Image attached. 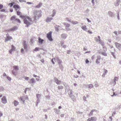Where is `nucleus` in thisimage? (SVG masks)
Wrapping results in <instances>:
<instances>
[{
    "mask_svg": "<svg viewBox=\"0 0 121 121\" xmlns=\"http://www.w3.org/2000/svg\"><path fill=\"white\" fill-rule=\"evenodd\" d=\"M20 17L23 19L24 23L26 25V27H28L33 23L31 18L28 16L20 15Z\"/></svg>",
    "mask_w": 121,
    "mask_h": 121,
    "instance_id": "obj_1",
    "label": "nucleus"
},
{
    "mask_svg": "<svg viewBox=\"0 0 121 121\" xmlns=\"http://www.w3.org/2000/svg\"><path fill=\"white\" fill-rule=\"evenodd\" d=\"M41 11H35L34 12V19L35 20L38 19L41 16Z\"/></svg>",
    "mask_w": 121,
    "mask_h": 121,
    "instance_id": "obj_2",
    "label": "nucleus"
},
{
    "mask_svg": "<svg viewBox=\"0 0 121 121\" xmlns=\"http://www.w3.org/2000/svg\"><path fill=\"white\" fill-rule=\"evenodd\" d=\"M19 100L22 103L24 104L25 101L28 99V97L27 95L22 96L19 98Z\"/></svg>",
    "mask_w": 121,
    "mask_h": 121,
    "instance_id": "obj_3",
    "label": "nucleus"
},
{
    "mask_svg": "<svg viewBox=\"0 0 121 121\" xmlns=\"http://www.w3.org/2000/svg\"><path fill=\"white\" fill-rule=\"evenodd\" d=\"M52 32L50 31L49 33L47 34V37L48 40L51 41H52L53 40L52 37Z\"/></svg>",
    "mask_w": 121,
    "mask_h": 121,
    "instance_id": "obj_4",
    "label": "nucleus"
},
{
    "mask_svg": "<svg viewBox=\"0 0 121 121\" xmlns=\"http://www.w3.org/2000/svg\"><path fill=\"white\" fill-rule=\"evenodd\" d=\"M95 40L97 42L101 44L103 43L101 41L100 39V37L99 36H98L97 37H95Z\"/></svg>",
    "mask_w": 121,
    "mask_h": 121,
    "instance_id": "obj_5",
    "label": "nucleus"
},
{
    "mask_svg": "<svg viewBox=\"0 0 121 121\" xmlns=\"http://www.w3.org/2000/svg\"><path fill=\"white\" fill-rule=\"evenodd\" d=\"M115 45L116 47L119 50H121V44L115 42Z\"/></svg>",
    "mask_w": 121,
    "mask_h": 121,
    "instance_id": "obj_6",
    "label": "nucleus"
},
{
    "mask_svg": "<svg viewBox=\"0 0 121 121\" xmlns=\"http://www.w3.org/2000/svg\"><path fill=\"white\" fill-rule=\"evenodd\" d=\"M13 7L17 11H19L20 9V7L18 5H14Z\"/></svg>",
    "mask_w": 121,
    "mask_h": 121,
    "instance_id": "obj_7",
    "label": "nucleus"
},
{
    "mask_svg": "<svg viewBox=\"0 0 121 121\" xmlns=\"http://www.w3.org/2000/svg\"><path fill=\"white\" fill-rule=\"evenodd\" d=\"M11 20H15V21H17L19 23H20L21 22L20 20L19 19L16 18L15 16H14L12 17L11 18Z\"/></svg>",
    "mask_w": 121,
    "mask_h": 121,
    "instance_id": "obj_8",
    "label": "nucleus"
},
{
    "mask_svg": "<svg viewBox=\"0 0 121 121\" xmlns=\"http://www.w3.org/2000/svg\"><path fill=\"white\" fill-rule=\"evenodd\" d=\"M84 86L88 88L89 89H91L93 87V85L92 84H85Z\"/></svg>",
    "mask_w": 121,
    "mask_h": 121,
    "instance_id": "obj_9",
    "label": "nucleus"
},
{
    "mask_svg": "<svg viewBox=\"0 0 121 121\" xmlns=\"http://www.w3.org/2000/svg\"><path fill=\"white\" fill-rule=\"evenodd\" d=\"M96 120L97 118L95 117H93L88 118L86 121H95Z\"/></svg>",
    "mask_w": 121,
    "mask_h": 121,
    "instance_id": "obj_10",
    "label": "nucleus"
},
{
    "mask_svg": "<svg viewBox=\"0 0 121 121\" xmlns=\"http://www.w3.org/2000/svg\"><path fill=\"white\" fill-rule=\"evenodd\" d=\"M56 62H58L59 65H62V62L61 60L59 59L58 57H57L56 58Z\"/></svg>",
    "mask_w": 121,
    "mask_h": 121,
    "instance_id": "obj_11",
    "label": "nucleus"
},
{
    "mask_svg": "<svg viewBox=\"0 0 121 121\" xmlns=\"http://www.w3.org/2000/svg\"><path fill=\"white\" fill-rule=\"evenodd\" d=\"M6 35V38L5 39V42H6L7 41L12 39V37L11 36H9V35L8 34H7Z\"/></svg>",
    "mask_w": 121,
    "mask_h": 121,
    "instance_id": "obj_12",
    "label": "nucleus"
},
{
    "mask_svg": "<svg viewBox=\"0 0 121 121\" xmlns=\"http://www.w3.org/2000/svg\"><path fill=\"white\" fill-rule=\"evenodd\" d=\"M121 2V0H117L114 3V4L116 6H118L119 5V4Z\"/></svg>",
    "mask_w": 121,
    "mask_h": 121,
    "instance_id": "obj_13",
    "label": "nucleus"
},
{
    "mask_svg": "<svg viewBox=\"0 0 121 121\" xmlns=\"http://www.w3.org/2000/svg\"><path fill=\"white\" fill-rule=\"evenodd\" d=\"M101 59V56L99 55L98 56L97 59L96 60V62L97 64H99L100 61Z\"/></svg>",
    "mask_w": 121,
    "mask_h": 121,
    "instance_id": "obj_14",
    "label": "nucleus"
},
{
    "mask_svg": "<svg viewBox=\"0 0 121 121\" xmlns=\"http://www.w3.org/2000/svg\"><path fill=\"white\" fill-rule=\"evenodd\" d=\"M72 94V91H71L70 94L69 95V96H70V98L73 100L74 101H75L76 100L75 97L73 95H70Z\"/></svg>",
    "mask_w": 121,
    "mask_h": 121,
    "instance_id": "obj_15",
    "label": "nucleus"
},
{
    "mask_svg": "<svg viewBox=\"0 0 121 121\" xmlns=\"http://www.w3.org/2000/svg\"><path fill=\"white\" fill-rule=\"evenodd\" d=\"M55 81L56 83L57 84H60L61 83V81L59 80L56 78H54Z\"/></svg>",
    "mask_w": 121,
    "mask_h": 121,
    "instance_id": "obj_16",
    "label": "nucleus"
},
{
    "mask_svg": "<svg viewBox=\"0 0 121 121\" xmlns=\"http://www.w3.org/2000/svg\"><path fill=\"white\" fill-rule=\"evenodd\" d=\"M70 25L69 24H67L65 26V29L67 31H69L71 30V29L69 28Z\"/></svg>",
    "mask_w": 121,
    "mask_h": 121,
    "instance_id": "obj_17",
    "label": "nucleus"
},
{
    "mask_svg": "<svg viewBox=\"0 0 121 121\" xmlns=\"http://www.w3.org/2000/svg\"><path fill=\"white\" fill-rule=\"evenodd\" d=\"M2 101L4 104H5L7 102V99L5 96H4L2 99Z\"/></svg>",
    "mask_w": 121,
    "mask_h": 121,
    "instance_id": "obj_18",
    "label": "nucleus"
},
{
    "mask_svg": "<svg viewBox=\"0 0 121 121\" xmlns=\"http://www.w3.org/2000/svg\"><path fill=\"white\" fill-rule=\"evenodd\" d=\"M28 82L30 84H34L35 83V80L33 78H32L28 81Z\"/></svg>",
    "mask_w": 121,
    "mask_h": 121,
    "instance_id": "obj_19",
    "label": "nucleus"
},
{
    "mask_svg": "<svg viewBox=\"0 0 121 121\" xmlns=\"http://www.w3.org/2000/svg\"><path fill=\"white\" fill-rule=\"evenodd\" d=\"M118 80V78L116 77H115L114 79L112 81L114 84L115 85L116 83V82Z\"/></svg>",
    "mask_w": 121,
    "mask_h": 121,
    "instance_id": "obj_20",
    "label": "nucleus"
},
{
    "mask_svg": "<svg viewBox=\"0 0 121 121\" xmlns=\"http://www.w3.org/2000/svg\"><path fill=\"white\" fill-rule=\"evenodd\" d=\"M67 37V35L65 34H63L61 35V38L62 39H65Z\"/></svg>",
    "mask_w": 121,
    "mask_h": 121,
    "instance_id": "obj_21",
    "label": "nucleus"
},
{
    "mask_svg": "<svg viewBox=\"0 0 121 121\" xmlns=\"http://www.w3.org/2000/svg\"><path fill=\"white\" fill-rule=\"evenodd\" d=\"M53 19V18L52 17H47L46 19V21L47 22H49Z\"/></svg>",
    "mask_w": 121,
    "mask_h": 121,
    "instance_id": "obj_22",
    "label": "nucleus"
},
{
    "mask_svg": "<svg viewBox=\"0 0 121 121\" xmlns=\"http://www.w3.org/2000/svg\"><path fill=\"white\" fill-rule=\"evenodd\" d=\"M11 50H10L9 51V53L11 54L12 52L15 49V47L13 45H11Z\"/></svg>",
    "mask_w": 121,
    "mask_h": 121,
    "instance_id": "obj_23",
    "label": "nucleus"
},
{
    "mask_svg": "<svg viewBox=\"0 0 121 121\" xmlns=\"http://www.w3.org/2000/svg\"><path fill=\"white\" fill-rule=\"evenodd\" d=\"M17 27L16 26H14L12 28L8 29L7 31H12L16 30L17 29Z\"/></svg>",
    "mask_w": 121,
    "mask_h": 121,
    "instance_id": "obj_24",
    "label": "nucleus"
},
{
    "mask_svg": "<svg viewBox=\"0 0 121 121\" xmlns=\"http://www.w3.org/2000/svg\"><path fill=\"white\" fill-rule=\"evenodd\" d=\"M82 28V30H85L86 31H87V28L86 27V26L85 25L82 26L81 27Z\"/></svg>",
    "mask_w": 121,
    "mask_h": 121,
    "instance_id": "obj_25",
    "label": "nucleus"
},
{
    "mask_svg": "<svg viewBox=\"0 0 121 121\" xmlns=\"http://www.w3.org/2000/svg\"><path fill=\"white\" fill-rule=\"evenodd\" d=\"M41 96V95L40 94H38L36 95V96L37 98V103H38V102H39V98Z\"/></svg>",
    "mask_w": 121,
    "mask_h": 121,
    "instance_id": "obj_26",
    "label": "nucleus"
},
{
    "mask_svg": "<svg viewBox=\"0 0 121 121\" xmlns=\"http://www.w3.org/2000/svg\"><path fill=\"white\" fill-rule=\"evenodd\" d=\"M23 46L24 48L25 49H26L27 48V45L26 43V41H24L23 42Z\"/></svg>",
    "mask_w": 121,
    "mask_h": 121,
    "instance_id": "obj_27",
    "label": "nucleus"
},
{
    "mask_svg": "<svg viewBox=\"0 0 121 121\" xmlns=\"http://www.w3.org/2000/svg\"><path fill=\"white\" fill-rule=\"evenodd\" d=\"M101 45L103 47V50L105 52H106L107 50V48L106 47L104 46V43H102Z\"/></svg>",
    "mask_w": 121,
    "mask_h": 121,
    "instance_id": "obj_28",
    "label": "nucleus"
},
{
    "mask_svg": "<svg viewBox=\"0 0 121 121\" xmlns=\"http://www.w3.org/2000/svg\"><path fill=\"white\" fill-rule=\"evenodd\" d=\"M108 14L111 17H113L114 15V14L113 13L110 11H109L108 12Z\"/></svg>",
    "mask_w": 121,
    "mask_h": 121,
    "instance_id": "obj_29",
    "label": "nucleus"
},
{
    "mask_svg": "<svg viewBox=\"0 0 121 121\" xmlns=\"http://www.w3.org/2000/svg\"><path fill=\"white\" fill-rule=\"evenodd\" d=\"M98 113V112L97 110L93 109L91 111L90 113Z\"/></svg>",
    "mask_w": 121,
    "mask_h": 121,
    "instance_id": "obj_30",
    "label": "nucleus"
},
{
    "mask_svg": "<svg viewBox=\"0 0 121 121\" xmlns=\"http://www.w3.org/2000/svg\"><path fill=\"white\" fill-rule=\"evenodd\" d=\"M38 42L39 43L41 44L44 41V40L41 39V38L39 37V39H38Z\"/></svg>",
    "mask_w": 121,
    "mask_h": 121,
    "instance_id": "obj_31",
    "label": "nucleus"
},
{
    "mask_svg": "<svg viewBox=\"0 0 121 121\" xmlns=\"http://www.w3.org/2000/svg\"><path fill=\"white\" fill-rule=\"evenodd\" d=\"M56 14V10L55 9H54L52 11V17H54Z\"/></svg>",
    "mask_w": 121,
    "mask_h": 121,
    "instance_id": "obj_32",
    "label": "nucleus"
},
{
    "mask_svg": "<svg viewBox=\"0 0 121 121\" xmlns=\"http://www.w3.org/2000/svg\"><path fill=\"white\" fill-rule=\"evenodd\" d=\"M58 89L59 90L61 91L63 89V87L62 86H59L57 87Z\"/></svg>",
    "mask_w": 121,
    "mask_h": 121,
    "instance_id": "obj_33",
    "label": "nucleus"
},
{
    "mask_svg": "<svg viewBox=\"0 0 121 121\" xmlns=\"http://www.w3.org/2000/svg\"><path fill=\"white\" fill-rule=\"evenodd\" d=\"M60 27V26H59L56 25V26H55V29L56 30L58 31L59 30V27Z\"/></svg>",
    "mask_w": 121,
    "mask_h": 121,
    "instance_id": "obj_34",
    "label": "nucleus"
},
{
    "mask_svg": "<svg viewBox=\"0 0 121 121\" xmlns=\"http://www.w3.org/2000/svg\"><path fill=\"white\" fill-rule=\"evenodd\" d=\"M54 61H55V62H56V58H53L51 60V61L53 64H55Z\"/></svg>",
    "mask_w": 121,
    "mask_h": 121,
    "instance_id": "obj_35",
    "label": "nucleus"
},
{
    "mask_svg": "<svg viewBox=\"0 0 121 121\" xmlns=\"http://www.w3.org/2000/svg\"><path fill=\"white\" fill-rule=\"evenodd\" d=\"M14 103L15 106H16L18 105L19 104V102L16 100H15L14 102Z\"/></svg>",
    "mask_w": 121,
    "mask_h": 121,
    "instance_id": "obj_36",
    "label": "nucleus"
},
{
    "mask_svg": "<svg viewBox=\"0 0 121 121\" xmlns=\"http://www.w3.org/2000/svg\"><path fill=\"white\" fill-rule=\"evenodd\" d=\"M13 68L15 70H18V67L17 66H14L13 67Z\"/></svg>",
    "mask_w": 121,
    "mask_h": 121,
    "instance_id": "obj_37",
    "label": "nucleus"
},
{
    "mask_svg": "<svg viewBox=\"0 0 121 121\" xmlns=\"http://www.w3.org/2000/svg\"><path fill=\"white\" fill-rule=\"evenodd\" d=\"M42 5V3H39V4L37 5V6H36L35 7L37 8H40L41 6Z\"/></svg>",
    "mask_w": 121,
    "mask_h": 121,
    "instance_id": "obj_38",
    "label": "nucleus"
},
{
    "mask_svg": "<svg viewBox=\"0 0 121 121\" xmlns=\"http://www.w3.org/2000/svg\"><path fill=\"white\" fill-rule=\"evenodd\" d=\"M71 23L73 25H75L76 24H78V22L77 21H72L71 22Z\"/></svg>",
    "mask_w": 121,
    "mask_h": 121,
    "instance_id": "obj_39",
    "label": "nucleus"
},
{
    "mask_svg": "<svg viewBox=\"0 0 121 121\" xmlns=\"http://www.w3.org/2000/svg\"><path fill=\"white\" fill-rule=\"evenodd\" d=\"M95 87H97L99 86V85L97 82H95Z\"/></svg>",
    "mask_w": 121,
    "mask_h": 121,
    "instance_id": "obj_40",
    "label": "nucleus"
},
{
    "mask_svg": "<svg viewBox=\"0 0 121 121\" xmlns=\"http://www.w3.org/2000/svg\"><path fill=\"white\" fill-rule=\"evenodd\" d=\"M59 67L60 68V69L61 70H63V67L62 65H61L59 66Z\"/></svg>",
    "mask_w": 121,
    "mask_h": 121,
    "instance_id": "obj_41",
    "label": "nucleus"
},
{
    "mask_svg": "<svg viewBox=\"0 0 121 121\" xmlns=\"http://www.w3.org/2000/svg\"><path fill=\"white\" fill-rule=\"evenodd\" d=\"M105 52H102L101 54L104 56H106L107 55V54Z\"/></svg>",
    "mask_w": 121,
    "mask_h": 121,
    "instance_id": "obj_42",
    "label": "nucleus"
},
{
    "mask_svg": "<svg viewBox=\"0 0 121 121\" xmlns=\"http://www.w3.org/2000/svg\"><path fill=\"white\" fill-rule=\"evenodd\" d=\"M117 18L118 20H120V18L119 17V12H117Z\"/></svg>",
    "mask_w": 121,
    "mask_h": 121,
    "instance_id": "obj_43",
    "label": "nucleus"
},
{
    "mask_svg": "<svg viewBox=\"0 0 121 121\" xmlns=\"http://www.w3.org/2000/svg\"><path fill=\"white\" fill-rule=\"evenodd\" d=\"M39 49V48H38L36 47V48L35 49L33 50L34 51H36L38 50Z\"/></svg>",
    "mask_w": 121,
    "mask_h": 121,
    "instance_id": "obj_44",
    "label": "nucleus"
},
{
    "mask_svg": "<svg viewBox=\"0 0 121 121\" xmlns=\"http://www.w3.org/2000/svg\"><path fill=\"white\" fill-rule=\"evenodd\" d=\"M17 12V15H20H20H21L20 14H21V13L18 11Z\"/></svg>",
    "mask_w": 121,
    "mask_h": 121,
    "instance_id": "obj_45",
    "label": "nucleus"
},
{
    "mask_svg": "<svg viewBox=\"0 0 121 121\" xmlns=\"http://www.w3.org/2000/svg\"><path fill=\"white\" fill-rule=\"evenodd\" d=\"M13 3H10L9 4V5L10 6V7H12L13 5Z\"/></svg>",
    "mask_w": 121,
    "mask_h": 121,
    "instance_id": "obj_46",
    "label": "nucleus"
},
{
    "mask_svg": "<svg viewBox=\"0 0 121 121\" xmlns=\"http://www.w3.org/2000/svg\"><path fill=\"white\" fill-rule=\"evenodd\" d=\"M24 79L26 81H27L29 78L27 77H24Z\"/></svg>",
    "mask_w": 121,
    "mask_h": 121,
    "instance_id": "obj_47",
    "label": "nucleus"
},
{
    "mask_svg": "<svg viewBox=\"0 0 121 121\" xmlns=\"http://www.w3.org/2000/svg\"><path fill=\"white\" fill-rule=\"evenodd\" d=\"M32 114H29V117L30 118H32L33 117V116L32 115Z\"/></svg>",
    "mask_w": 121,
    "mask_h": 121,
    "instance_id": "obj_48",
    "label": "nucleus"
},
{
    "mask_svg": "<svg viewBox=\"0 0 121 121\" xmlns=\"http://www.w3.org/2000/svg\"><path fill=\"white\" fill-rule=\"evenodd\" d=\"M86 97L84 96L83 97V99L84 101H87V100H86Z\"/></svg>",
    "mask_w": 121,
    "mask_h": 121,
    "instance_id": "obj_49",
    "label": "nucleus"
},
{
    "mask_svg": "<svg viewBox=\"0 0 121 121\" xmlns=\"http://www.w3.org/2000/svg\"><path fill=\"white\" fill-rule=\"evenodd\" d=\"M111 54L114 57H115L116 56H115V55L114 54V53L113 52H111Z\"/></svg>",
    "mask_w": 121,
    "mask_h": 121,
    "instance_id": "obj_50",
    "label": "nucleus"
},
{
    "mask_svg": "<svg viewBox=\"0 0 121 121\" xmlns=\"http://www.w3.org/2000/svg\"><path fill=\"white\" fill-rule=\"evenodd\" d=\"M40 61L43 64H44V59H42L41 60H40Z\"/></svg>",
    "mask_w": 121,
    "mask_h": 121,
    "instance_id": "obj_51",
    "label": "nucleus"
},
{
    "mask_svg": "<svg viewBox=\"0 0 121 121\" xmlns=\"http://www.w3.org/2000/svg\"><path fill=\"white\" fill-rule=\"evenodd\" d=\"M12 73L14 75H16V73L13 70L12 71Z\"/></svg>",
    "mask_w": 121,
    "mask_h": 121,
    "instance_id": "obj_52",
    "label": "nucleus"
},
{
    "mask_svg": "<svg viewBox=\"0 0 121 121\" xmlns=\"http://www.w3.org/2000/svg\"><path fill=\"white\" fill-rule=\"evenodd\" d=\"M3 6L2 4H0V9H1L3 8Z\"/></svg>",
    "mask_w": 121,
    "mask_h": 121,
    "instance_id": "obj_53",
    "label": "nucleus"
},
{
    "mask_svg": "<svg viewBox=\"0 0 121 121\" xmlns=\"http://www.w3.org/2000/svg\"><path fill=\"white\" fill-rule=\"evenodd\" d=\"M7 79L9 81H11V78L7 76Z\"/></svg>",
    "mask_w": 121,
    "mask_h": 121,
    "instance_id": "obj_54",
    "label": "nucleus"
},
{
    "mask_svg": "<svg viewBox=\"0 0 121 121\" xmlns=\"http://www.w3.org/2000/svg\"><path fill=\"white\" fill-rule=\"evenodd\" d=\"M0 90L3 91L4 90V88L2 87H0Z\"/></svg>",
    "mask_w": 121,
    "mask_h": 121,
    "instance_id": "obj_55",
    "label": "nucleus"
},
{
    "mask_svg": "<svg viewBox=\"0 0 121 121\" xmlns=\"http://www.w3.org/2000/svg\"><path fill=\"white\" fill-rule=\"evenodd\" d=\"M108 72V71L106 70V69H104V73H105V75L106 74V73H107Z\"/></svg>",
    "mask_w": 121,
    "mask_h": 121,
    "instance_id": "obj_56",
    "label": "nucleus"
},
{
    "mask_svg": "<svg viewBox=\"0 0 121 121\" xmlns=\"http://www.w3.org/2000/svg\"><path fill=\"white\" fill-rule=\"evenodd\" d=\"M89 62V61L87 59H86L85 60V62L86 63H87Z\"/></svg>",
    "mask_w": 121,
    "mask_h": 121,
    "instance_id": "obj_57",
    "label": "nucleus"
},
{
    "mask_svg": "<svg viewBox=\"0 0 121 121\" xmlns=\"http://www.w3.org/2000/svg\"><path fill=\"white\" fill-rule=\"evenodd\" d=\"M0 11L1 12H5V10L4 9H3L1 10Z\"/></svg>",
    "mask_w": 121,
    "mask_h": 121,
    "instance_id": "obj_58",
    "label": "nucleus"
},
{
    "mask_svg": "<svg viewBox=\"0 0 121 121\" xmlns=\"http://www.w3.org/2000/svg\"><path fill=\"white\" fill-rule=\"evenodd\" d=\"M64 42H62L60 43V44L61 46H62L63 45H64Z\"/></svg>",
    "mask_w": 121,
    "mask_h": 121,
    "instance_id": "obj_59",
    "label": "nucleus"
},
{
    "mask_svg": "<svg viewBox=\"0 0 121 121\" xmlns=\"http://www.w3.org/2000/svg\"><path fill=\"white\" fill-rule=\"evenodd\" d=\"M88 32L90 34H92V32L90 30H88Z\"/></svg>",
    "mask_w": 121,
    "mask_h": 121,
    "instance_id": "obj_60",
    "label": "nucleus"
},
{
    "mask_svg": "<svg viewBox=\"0 0 121 121\" xmlns=\"http://www.w3.org/2000/svg\"><path fill=\"white\" fill-rule=\"evenodd\" d=\"M62 46V47L63 48H65L66 47V45H64L63 46Z\"/></svg>",
    "mask_w": 121,
    "mask_h": 121,
    "instance_id": "obj_61",
    "label": "nucleus"
},
{
    "mask_svg": "<svg viewBox=\"0 0 121 121\" xmlns=\"http://www.w3.org/2000/svg\"><path fill=\"white\" fill-rule=\"evenodd\" d=\"M86 19L87 20V21L89 22H91V21L88 18H86Z\"/></svg>",
    "mask_w": 121,
    "mask_h": 121,
    "instance_id": "obj_62",
    "label": "nucleus"
},
{
    "mask_svg": "<svg viewBox=\"0 0 121 121\" xmlns=\"http://www.w3.org/2000/svg\"><path fill=\"white\" fill-rule=\"evenodd\" d=\"M114 33L116 35H117V31H114Z\"/></svg>",
    "mask_w": 121,
    "mask_h": 121,
    "instance_id": "obj_63",
    "label": "nucleus"
},
{
    "mask_svg": "<svg viewBox=\"0 0 121 121\" xmlns=\"http://www.w3.org/2000/svg\"><path fill=\"white\" fill-rule=\"evenodd\" d=\"M24 51V49L23 48H22L21 49V52L23 53Z\"/></svg>",
    "mask_w": 121,
    "mask_h": 121,
    "instance_id": "obj_64",
    "label": "nucleus"
}]
</instances>
